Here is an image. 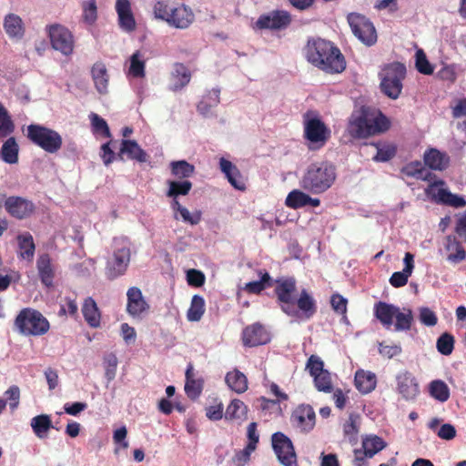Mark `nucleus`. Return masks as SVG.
<instances>
[{
  "label": "nucleus",
  "mask_w": 466,
  "mask_h": 466,
  "mask_svg": "<svg viewBox=\"0 0 466 466\" xmlns=\"http://www.w3.org/2000/svg\"><path fill=\"white\" fill-rule=\"evenodd\" d=\"M347 20L353 35L365 46H371L377 42L375 26L365 15L350 13L348 15Z\"/></svg>",
  "instance_id": "9b49d317"
},
{
  "label": "nucleus",
  "mask_w": 466,
  "mask_h": 466,
  "mask_svg": "<svg viewBox=\"0 0 466 466\" xmlns=\"http://www.w3.org/2000/svg\"><path fill=\"white\" fill-rule=\"evenodd\" d=\"M248 406L240 400L234 399L228 405L224 417L228 420H237L239 423L248 420Z\"/></svg>",
  "instance_id": "2f4dec72"
},
{
  "label": "nucleus",
  "mask_w": 466,
  "mask_h": 466,
  "mask_svg": "<svg viewBox=\"0 0 466 466\" xmlns=\"http://www.w3.org/2000/svg\"><path fill=\"white\" fill-rule=\"evenodd\" d=\"M19 146L14 137H8L3 144L0 157L7 164L18 162Z\"/></svg>",
  "instance_id": "58836bf2"
},
{
  "label": "nucleus",
  "mask_w": 466,
  "mask_h": 466,
  "mask_svg": "<svg viewBox=\"0 0 466 466\" xmlns=\"http://www.w3.org/2000/svg\"><path fill=\"white\" fill-rule=\"evenodd\" d=\"M390 127V121L380 110L365 106L354 111L348 123V132L356 139L382 134Z\"/></svg>",
  "instance_id": "f03ea898"
},
{
  "label": "nucleus",
  "mask_w": 466,
  "mask_h": 466,
  "mask_svg": "<svg viewBox=\"0 0 466 466\" xmlns=\"http://www.w3.org/2000/svg\"><path fill=\"white\" fill-rule=\"evenodd\" d=\"M15 327L22 335L42 336L49 330L50 324L47 319L38 310L25 308L16 316Z\"/></svg>",
  "instance_id": "423d86ee"
},
{
  "label": "nucleus",
  "mask_w": 466,
  "mask_h": 466,
  "mask_svg": "<svg viewBox=\"0 0 466 466\" xmlns=\"http://www.w3.org/2000/svg\"><path fill=\"white\" fill-rule=\"evenodd\" d=\"M290 422L293 428L303 434L310 432L316 425V413L309 404H299L291 413Z\"/></svg>",
  "instance_id": "ddd939ff"
},
{
  "label": "nucleus",
  "mask_w": 466,
  "mask_h": 466,
  "mask_svg": "<svg viewBox=\"0 0 466 466\" xmlns=\"http://www.w3.org/2000/svg\"><path fill=\"white\" fill-rule=\"evenodd\" d=\"M6 212L16 219H25L29 218L35 211V205L31 200L22 197L11 196L5 201Z\"/></svg>",
  "instance_id": "dca6fc26"
},
{
  "label": "nucleus",
  "mask_w": 466,
  "mask_h": 466,
  "mask_svg": "<svg viewBox=\"0 0 466 466\" xmlns=\"http://www.w3.org/2000/svg\"><path fill=\"white\" fill-rule=\"evenodd\" d=\"M36 268L42 284L47 288L53 287L56 269L48 253H43L38 256L36 259Z\"/></svg>",
  "instance_id": "5701e85b"
},
{
  "label": "nucleus",
  "mask_w": 466,
  "mask_h": 466,
  "mask_svg": "<svg viewBox=\"0 0 466 466\" xmlns=\"http://www.w3.org/2000/svg\"><path fill=\"white\" fill-rule=\"evenodd\" d=\"M118 360L114 353L107 354L104 359L105 377L108 381L115 379L116 374Z\"/></svg>",
  "instance_id": "13d9d810"
},
{
  "label": "nucleus",
  "mask_w": 466,
  "mask_h": 466,
  "mask_svg": "<svg viewBox=\"0 0 466 466\" xmlns=\"http://www.w3.org/2000/svg\"><path fill=\"white\" fill-rule=\"evenodd\" d=\"M355 386L363 394L371 392L377 385V379L373 372L359 370L355 373Z\"/></svg>",
  "instance_id": "7c9ffc66"
},
{
  "label": "nucleus",
  "mask_w": 466,
  "mask_h": 466,
  "mask_svg": "<svg viewBox=\"0 0 466 466\" xmlns=\"http://www.w3.org/2000/svg\"><path fill=\"white\" fill-rule=\"evenodd\" d=\"M401 172L410 177L431 181L432 174L428 171L420 161H412L404 166Z\"/></svg>",
  "instance_id": "79ce46f5"
},
{
  "label": "nucleus",
  "mask_w": 466,
  "mask_h": 466,
  "mask_svg": "<svg viewBox=\"0 0 466 466\" xmlns=\"http://www.w3.org/2000/svg\"><path fill=\"white\" fill-rule=\"evenodd\" d=\"M203 380L201 379H190L186 380L185 392L191 400L197 399L202 392Z\"/></svg>",
  "instance_id": "bf43d9fd"
},
{
  "label": "nucleus",
  "mask_w": 466,
  "mask_h": 466,
  "mask_svg": "<svg viewBox=\"0 0 466 466\" xmlns=\"http://www.w3.org/2000/svg\"><path fill=\"white\" fill-rule=\"evenodd\" d=\"M374 316L387 329H390L395 319L394 328L396 331L410 330L413 322V314L411 309H403L389 304L384 301H379L374 305Z\"/></svg>",
  "instance_id": "20e7f679"
},
{
  "label": "nucleus",
  "mask_w": 466,
  "mask_h": 466,
  "mask_svg": "<svg viewBox=\"0 0 466 466\" xmlns=\"http://www.w3.org/2000/svg\"><path fill=\"white\" fill-rule=\"evenodd\" d=\"M127 310L132 317H140L149 309V305L143 298L141 290L137 287L130 288L127 292Z\"/></svg>",
  "instance_id": "412c9836"
},
{
  "label": "nucleus",
  "mask_w": 466,
  "mask_h": 466,
  "mask_svg": "<svg viewBox=\"0 0 466 466\" xmlns=\"http://www.w3.org/2000/svg\"><path fill=\"white\" fill-rule=\"evenodd\" d=\"M454 342V337L451 333L444 332L437 339V350L442 355L449 356L453 351Z\"/></svg>",
  "instance_id": "6e6d98bb"
},
{
  "label": "nucleus",
  "mask_w": 466,
  "mask_h": 466,
  "mask_svg": "<svg viewBox=\"0 0 466 466\" xmlns=\"http://www.w3.org/2000/svg\"><path fill=\"white\" fill-rule=\"evenodd\" d=\"M336 167L329 162L310 164L299 179L302 189L312 194L326 192L336 180Z\"/></svg>",
  "instance_id": "7ed1b4c3"
},
{
  "label": "nucleus",
  "mask_w": 466,
  "mask_h": 466,
  "mask_svg": "<svg viewBox=\"0 0 466 466\" xmlns=\"http://www.w3.org/2000/svg\"><path fill=\"white\" fill-rule=\"evenodd\" d=\"M272 448L279 462L284 466H298L297 455L291 440L283 432L271 436Z\"/></svg>",
  "instance_id": "f8f14e48"
},
{
  "label": "nucleus",
  "mask_w": 466,
  "mask_h": 466,
  "mask_svg": "<svg viewBox=\"0 0 466 466\" xmlns=\"http://www.w3.org/2000/svg\"><path fill=\"white\" fill-rule=\"evenodd\" d=\"M26 137L50 154L58 152L63 144L62 137L58 132L38 124H31L27 127Z\"/></svg>",
  "instance_id": "0eeeda50"
},
{
  "label": "nucleus",
  "mask_w": 466,
  "mask_h": 466,
  "mask_svg": "<svg viewBox=\"0 0 466 466\" xmlns=\"http://www.w3.org/2000/svg\"><path fill=\"white\" fill-rule=\"evenodd\" d=\"M116 11L120 28L128 33L133 32L136 29V21L129 0H116Z\"/></svg>",
  "instance_id": "b1692460"
},
{
  "label": "nucleus",
  "mask_w": 466,
  "mask_h": 466,
  "mask_svg": "<svg viewBox=\"0 0 466 466\" xmlns=\"http://www.w3.org/2000/svg\"><path fill=\"white\" fill-rule=\"evenodd\" d=\"M195 15L191 8L184 4L175 6L167 23L175 28L186 29L194 21Z\"/></svg>",
  "instance_id": "aec40b11"
},
{
  "label": "nucleus",
  "mask_w": 466,
  "mask_h": 466,
  "mask_svg": "<svg viewBox=\"0 0 466 466\" xmlns=\"http://www.w3.org/2000/svg\"><path fill=\"white\" fill-rule=\"evenodd\" d=\"M275 283L274 292L281 310L289 317L298 318L299 310L295 307L294 299L297 289L296 279L292 277L279 279Z\"/></svg>",
  "instance_id": "9d476101"
},
{
  "label": "nucleus",
  "mask_w": 466,
  "mask_h": 466,
  "mask_svg": "<svg viewBox=\"0 0 466 466\" xmlns=\"http://www.w3.org/2000/svg\"><path fill=\"white\" fill-rule=\"evenodd\" d=\"M311 112L304 115L303 137L309 142V149H319L323 147L330 137V130L327 125L319 117H310Z\"/></svg>",
  "instance_id": "1a4fd4ad"
},
{
  "label": "nucleus",
  "mask_w": 466,
  "mask_h": 466,
  "mask_svg": "<svg viewBox=\"0 0 466 466\" xmlns=\"http://www.w3.org/2000/svg\"><path fill=\"white\" fill-rule=\"evenodd\" d=\"M91 75L96 90L100 94L106 93L109 76L106 65L102 62L95 63L91 69Z\"/></svg>",
  "instance_id": "f704fd0d"
},
{
  "label": "nucleus",
  "mask_w": 466,
  "mask_h": 466,
  "mask_svg": "<svg viewBox=\"0 0 466 466\" xmlns=\"http://www.w3.org/2000/svg\"><path fill=\"white\" fill-rule=\"evenodd\" d=\"M380 91L389 98L397 99L402 91V81L406 77V67L402 63L386 65L379 73Z\"/></svg>",
  "instance_id": "39448f33"
},
{
  "label": "nucleus",
  "mask_w": 466,
  "mask_h": 466,
  "mask_svg": "<svg viewBox=\"0 0 466 466\" xmlns=\"http://www.w3.org/2000/svg\"><path fill=\"white\" fill-rule=\"evenodd\" d=\"M4 29L11 38H21L25 33L22 19L15 14H8L5 15L4 20Z\"/></svg>",
  "instance_id": "4c0bfd02"
},
{
  "label": "nucleus",
  "mask_w": 466,
  "mask_h": 466,
  "mask_svg": "<svg viewBox=\"0 0 466 466\" xmlns=\"http://www.w3.org/2000/svg\"><path fill=\"white\" fill-rule=\"evenodd\" d=\"M295 307L299 310V317H304L309 319L317 312V304L313 297L306 290L302 289L299 299L295 301Z\"/></svg>",
  "instance_id": "cd10ccee"
},
{
  "label": "nucleus",
  "mask_w": 466,
  "mask_h": 466,
  "mask_svg": "<svg viewBox=\"0 0 466 466\" xmlns=\"http://www.w3.org/2000/svg\"><path fill=\"white\" fill-rule=\"evenodd\" d=\"M127 155L131 160H136L139 163H145L147 161L148 156L147 152L142 149L137 141L123 139L121 141V147L117 157L123 160V155Z\"/></svg>",
  "instance_id": "a878e982"
},
{
  "label": "nucleus",
  "mask_w": 466,
  "mask_h": 466,
  "mask_svg": "<svg viewBox=\"0 0 466 466\" xmlns=\"http://www.w3.org/2000/svg\"><path fill=\"white\" fill-rule=\"evenodd\" d=\"M424 165L432 170H445L450 164V157L447 153L437 148H428L423 154Z\"/></svg>",
  "instance_id": "393cba45"
},
{
  "label": "nucleus",
  "mask_w": 466,
  "mask_h": 466,
  "mask_svg": "<svg viewBox=\"0 0 466 466\" xmlns=\"http://www.w3.org/2000/svg\"><path fill=\"white\" fill-rule=\"evenodd\" d=\"M228 388L236 393H244L248 390V379L240 370L234 369L228 371L225 377Z\"/></svg>",
  "instance_id": "e433bc0d"
},
{
  "label": "nucleus",
  "mask_w": 466,
  "mask_h": 466,
  "mask_svg": "<svg viewBox=\"0 0 466 466\" xmlns=\"http://www.w3.org/2000/svg\"><path fill=\"white\" fill-rule=\"evenodd\" d=\"M168 189L166 193L167 198H177L179 196H187L192 189L193 184L188 179L168 180Z\"/></svg>",
  "instance_id": "37998d69"
},
{
  "label": "nucleus",
  "mask_w": 466,
  "mask_h": 466,
  "mask_svg": "<svg viewBox=\"0 0 466 466\" xmlns=\"http://www.w3.org/2000/svg\"><path fill=\"white\" fill-rule=\"evenodd\" d=\"M6 402L9 401L11 410L18 407L20 401V389L16 385L9 387L4 393Z\"/></svg>",
  "instance_id": "69168bd1"
},
{
  "label": "nucleus",
  "mask_w": 466,
  "mask_h": 466,
  "mask_svg": "<svg viewBox=\"0 0 466 466\" xmlns=\"http://www.w3.org/2000/svg\"><path fill=\"white\" fill-rule=\"evenodd\" d=\"M219 167L234 188L240 191L246 190L244 177L236 165L225 157H221L219 159Z\"/></svg>",
  "instance_id": "4be33fe9"
},
{
  "label": "nucleus",
  "mask_w": 466,
  "mask_h": 466,
  "mask_svg": "<svg viewBox=\"0 0 466 466\" xmlns=\"http://www.w3.org/2000/svg\"><path fill=\"white\" fill-rule=\"evenodd\" d=\"M291 15L288 11L274 10L261 15L253 25L255 30H282L291 23Z\"/></svg>",
  "instance_id": "4468645a"
},
{
  "label": "nucleus",
  "mask_w": 466,
  "mask_h": 466,
  "mask_svg": "<svg viewBox=\"0 0 466 466\" xmlns=\"http://www.w3.org/2000/svg\"><path fill=\"white\" fill-rule=\"evenodd\" d=\"M84 21L92 25L97 18V8L96 0H88L83 4Z\"/></svg>",
  "instance_id": "e2e57ef3"
},
{
  "label": "nucleus",
  "mask_w": 466,
  "mask_h": 466,
  "mask_svg": "<svg viewBox=\"0 0 466 466\" xmlns=\"http://www.w3.org/2000/svg\"><path fill=\"white\" fill-rule=\"evenodd\" d=\"M285 203L290 208L299 209L306 206L319 207L320 200L299 189H293L287 196Z\"/></svg>",
  "instance_id": "bb28decb"
},
{
  "label": "nucleus",
  "mask_w": 466,
  "mask_h": 466,
  "mask_svg": "<svg viewBox=\"0 0 466 466\" xmlns=\"http://www.w3.org/2000/svg\"><path fill=\"white\" fill-rule=\"evenodd\" d=\"M191 80V73L183 63H175L171 72L172 91H178L188 85Z\"/></svg>",
  "instance_id": "c85d7f7f"
},
{
  "label": "nucleus",
  "mask_w": 466,
  "mask_h": 466,
  "mask_svg": "<svg viewBox=\"0 0 466 466\" xmlns=\"http://www.w3.org/2000/svg\"><path fill=\"white\" fill-rule=\"evenodd\" d=\"M48 35L54 49L68 56L74 50V36L72 33L61 25H52L48 27Z\"/></svg>",
  "instance_id": "2eb2a0df"
},
{
  "label": "nucleus",
  "mask_w": 466,
  "mask_h": 466,
  "mask_svg": "<svg viewBox=\"0 0 466 466\" xmlns=\"http://www.w3.org/2000/svg\"><path fill=\"white\" fill-rule=\"evenodd\" d=\"M19 248V258L32 261L35 256V244L33 236L29 232H24L16 237Z\"/></svg>",
  "instance_id": "473e14b6"
},
{
  "label": "nucleus",
  "mask_w": 466,
  "mask_h": 466,
  "mask_svg": "<svg viewBox=\"0 0 466 466\" xmlns=\"http://www.w3.org/2000/svg\"><path fill=\"white\" fill-rule=\"evenodd\" d=\"M82 313L85 320L91 328L100 326L101 314L96 301L91 297L85 299L82 306Z\"/></svg>",
  "instance_id": "72a5a7b5"
},
{
  "label": "nucleus",
  "mask_w": 466,
  "mask_h": 466,
  "mask_svg": "<svg viewBox=\"0 0 466 466\" xmlns=\"http://www.w3.org/2000/svg\"><path fill=\"white\" fill-rule=\"evenodd\" d=\"M315 388L321 392L330 393L333 391L331 374L329 370L313 377Z\"/></svg>",
  "instance_id": "864d4df0"
},
{
  "label": "nucleus",
  "mask_w": 466,
  "mask_h": 466,
  "mask_svg": "<svg viewBox=\"0 0 466 466\" xmlns=\"http://www.w3.org/2000/svg\"><path fill=\"white\" fill-rule=\"evenodd\" d=\"M205 275L198 269H189L187 273V280L188 285L199 288L205 283Z\"/></svg>",
  "instance_id": "774afa93"
},
{
  "label": "nucleus",
  "mask_w": 466,
  "mask_h": 466,
  "mask_svg": "<svg viewBox=\"0 0 466 466\" xmlns=\"http://www.w3.org/2000/svg\"><path fill=\"white\" fill-rule=\"evenodd\" d=\"M169 168L172 176L179 180H185L192 177L196 170L194 165L186 160L172 161L169 164Z\"/></svg>",
  "instance_id": "a19ab883"
},
{
  "label": "nucleus",
  "mask_w": 466,
  "mask_h": 466,
  "mask_svg": "<svg viewBox=\"0 0 466 466\" xmlns=\"http://www.w3.org/2000/svg\"><path fill=\"white\" fill-rule=\"evenodd\" d=\"M306 370L309 371L311 377H314L326 370L324 369L323 360L317 355H311L306 363Z\"/></svg>",
  "instance_id": "680f3d73"
},
{
  "label": "nucleus",
  "mask_w": 466,
  "mask_h": 466,
  "mask_svg": "<svg viewBox=\"0 0 466 466\" xmlns=\"http://www.w3.org/2000/svg\"><path fill=\"white\" fill-rule=\"evenodd\" d=\"M377 147V154L373 157L376 162H387L393 158L397 153V147L394 144H374Z\"/></svg>",
  "instance_id": "3c124183"
},
{
  "label": "nucleus",
  "mask_w": 466,
  "mask_h": 466,
  "mask_svg": "<svg viewBox=\"0 0 466 466\" xmlns=\"http://www.w3.org/2000/svg\"><path fill=\"white\" fill-rule=\"evenodd\" d=\"M419 319L428 327H433L438 323L436 313L428 307H422L419 309Z\"/></svg>",
  "instance_id": "0e129e2a"
},
{
  "label": "nucleus",
  "mask_w": 466,
  "mask_h": 466,
  "mask_svg": "<svg viewBox=\"0 0 466 466\" xmlns=\"http://www.w3.org/2000/svg\"><path fill=\"white\" fill-rule=\"evenodd\" d=\"M114 244L113 256L107 260L105 270L106 278L110 280L125 274L131 257L129 242L127 239L115 238Z\"/></svg>",
  "instance_id": "6e6552de"
},
{
  "label": "nucleus",
  "mask_w": 466,
  "mask_h": 466,
  "mask_svg": "<svg viewBox=\"0 0 466 466\" xmlns=\"http://www.w3.org/2000/svg\"><path fill=\"white\" fill-rule=\"evenodd\" d=\"M330 305L336 313L346 315L348 300L343 296L338 293L333 294L330 298Z\"/></svg>",
  "instance_id": "338daca9"
},
{
  "label": "nucleus",
  "mask_w": 466,
  "mask_h": 466,
  "mask_svg": "<svg viewBox=\"0 0 466 466\" xmlns=\"http://www.w3.org/2000/svg\"><path fill=\"white\" fill-rule=\"evenodd\" d=\"M439 184L443 185L444 182L442 180H439L438 182L431 183L429 187L425 189L426 195L428 197L431 196L439 203H442L453 208H462L466 206V200L462 197L452 194L447 189L440 188L435 194L433 192L435 189V186Z\"/></svg>",
  "instance_id": "a211bd4d"
},
{
  "label": "nucleus",
  "mask_w": 466,
  "mask_h": 466,
  "mask_svg": "<svg viewBox=\"0 0 466 466\" xmlns=\"http://www.w3.org/2000/svg\"><path fill=\"white\" fill-rule=\"evenodd\" d=\"M363 455L367 458H372L375 454L386 448L387 442L377 435H366L362 438Z\"/></svg>",
  "instance_id": "c9c22d12"
},
{
  "label": "nucleus",
  "mask_w": 466,
  "mask_h": 466,
  "mask_svg": "<svg viewBox=\"0 0 466 466\" xmlns=\"http://www.w3.org/2000/svg\"><path fill=\"white\" fill-rule=\"evenodd\" d=\"M445 249L449 252L447 260L458 264L466 258V251L455 236L449 235L445 239Z\"/></svg>",
  "instance_id": "c756f323"
},
{
  "label": "nucleus",
  "mask_w": 466,
  "mask_h": 466,
  "mask_svg": "<svg viewBox=\"0 0 466 466\" xmlns=\"http://www.w3.org/2000/svg\"><path fill=\"white\" fill-rule=\"evenodd\" d=\"M360 416L350 413L348 420L343 424V434L349 442L355 444L360 431Z\"/></svg>",
  "instance_id": "c03bdc74"
},
{
  "label": "nucleus",
  "mask_w": 466,
  "mask_h": 466,
  "mask_svg": "<svg viewBox=\"0 0 466 466\" xmlns=\"http://www.w3.org/2000/svg\"><path fill=\"white\" fill-rule=\"evenodd\" d=\"M174 8L175 6L170 5L168 2L160 0L156 2L153 11L156 18L167 22V19H169Z\"/></svg>",
  "instance_id": "4d7b16f0"
},
{
  "label": "nucleus",
  "mask_w": 466,
  "mask_h": 466,
  "mask_svg": "<svg viewBox=\"0 0 466 466\" xmlns=\"http://www.w3.org/2000/svg\"><path fill=\"white\" fill-rule=\"evenodd\" d=\"M260 279L258 281H250L245 284L244 290L248 294H259L266 288L272 286V279L268 272L261 270L258 272Z\"/></svg>",
  "instance_id": "a18cd8bd"
},
{
  "label": "nucleus",
  "mask_w": 466,
  "mask_h": 466,
  "mask_svg": "<svg viewBox=\"0 0 466 466\" xmlns=\"http://www.w3.org/2000/svg\"><path fill=\"white\" fill-rule=\"evenodd\" d=\"M416 68L423 75H431L433 66L431 65L423 50L420 49L416 52Z\"/></svg>",
  "instance_id": "052dcab7"
},
{
  "label": "nucleus",
  "mask_w": 466,
  "mask_h": 466,
  "mask_svg": "<svg viewBox=\"0 0 466 466\" xmlns=\"http://www.w3.org/2000/svg\"><path fill=\"white\" fill-rule=\"evenodd\" d=\"M429 390L431 396L441 402H445L450 398V389L443 380H432L430 383Z\"/></svg>",
  "instance_id": "8fccbe9b"
},
{
  "label": "nucleus",
  "mask_w": 466,
  "mask_h": 466,
  "mask_svg": "<svg viewBox=\"0 0 466 466\" xmlns=\"http://www.w3.org/2000/svg\"><path fill=\"white\" fill-rule=\"evenodd\" d=\"M31 427L34 433L40 439L46 437L47 431L53 427L48 415L41 414L31 420Z\"/></svg>",
  "instance_id": "49530a36"
},
{
  "label": "nucleus",
  "mask_w": 466,
  "mask_h": 466,
  "mask_svg": "<svg viewBox=\"0 0 466 466\" xmlns=\"http://www.w3.org/2000/svg\"><path fill=\"white\" fill-rule=\"evenodd\" d=\"M397 390L406 400H412L419 394V385L416 378L409 371L397 375Z\"/></svg>",
  "instance_id": "6ab92c4d"
},
{
  "label": "nucleus",
  "mask_w": 466,
  "mask_h": 466,
  "mask_svg": "<svg viewBox=\"0 0 466 466\" xmlns=\"http://www.w3.org/2000/svg\"><path fill=\"white\" fill-rule=\"evenodd\" d=\"M242 341L246 347H257L268 343L270 335L262 324L256 322L243 329Z\"/></svg>",
  "instance_id": "f3484780"
},
{
  "label": "nucleus",
  "mask_w": 466,
  "mask_h": 466,
  "mask_svg": "<svg viewBox=\"0 0 466 466\" xmlns=\"http://www.w3.org/2000/svg\"><path fill=\"white\" fill-rule=\"evenodd\" d=\"M309 63L328 74H339L346 69V60L338 46L322 38L309 39L304 48Z\"/></svg>",
  "instance_id": "f257e3e1"
},
{
  "label": "nucleus",
  "mask_w": 466,
  "mask_h": 466,
  "mask_svg": "<svg viewBox=\"0 0 466 466\" xmlns=\"http://www.w3.org/2000/svg\"><path fill=\"white\" fill-rule=\"evenodd\" d=\"M15 131V124L8 111L0 102V137H6Z\"/></svg>",
  "instance_id": "603ef678"
},
{
  "label": "nucleus",
  "mask_w": 466,
  "mask_h": 466,
  "mask_svg": "<svg viewBox=\"0 0 466 466\" xmlns=\"http://www.w3.org/2000/svg\"><path fill=\"white\" fill-rule=\"evenodd\" d=\"M146 62L140 51H136L130 56L128 74L136 78H142L146 76Z\"/></svg>",
  "instance_id": "09e8293b"
},
{
  "label": "nucleus",
  "mask_w": 466,
  "mask_h": 466,
  "mask_svg": "<svg viewBox=\"0 0 466 466\" xmlns=\"http://www.w3.org/2000/svg\"><path fill=\"white\" fill-rule=\"evenodd\" d=\"M91 121V127L94 134H100L104 137H111V132L109 130L106 121L96 113L89 115Z\"/></svg>",
  "instance_id": "5fc2aeb1"
},
{
  "label": "nucleus",
  "mask_w": 466,
  "mask_h": 466,
  "mask_svg": "<svg viewBox=\"0 0 466 466\" xmlns=\"http://www.w3.org/2000/svg\"><path fill=\"white\" fill-rule=\"evenodd\" d=\"M220 90L213 88L209 90L198 104V111L207 116L211 113V109L216 107L220 101Z\"/></svg>",
  "instance_id": "ea45409f"
},
{
  "label": "nucleus",
  "mask_w": 466,
  "mask_h": 466,
  "mask_svg": "<svg viewBox=\"0 0 466 466\" xmlns=\"http://www.w3.org/2000/svg\"><path fill=\"white\" fill-rule=\"evenodd\" d=\"M205 299L199 295H194L191 299L190 307L187 312V318L189 321H198L205 313Z\"/></svg>",
  "instance_id": "de8ad7c7"
}]
</instances>
